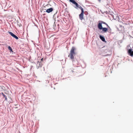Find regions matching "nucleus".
<instances>
[{
	"label": "nucleus",
	"instance_id": "obj_1",
	"mask_svg": "<svg viewBox=\"0 0 133 133\" xmlns=\"http://www.w3.org/2000/svg\"><path fill=\"white\" fill-rule=\"evenodd\" d=\"M75 47H72L70 53L68 56V57H69L71 59H73L74 58V56L75 55Z\"/></svg>",
	"mask_w": 133,
	"mask_h": 133
},
{
	"label": "nucleus",
	"instance_id": "obj_2",
	"mask_svg": "<svg viewBox=\"0 0 133 133\" xmlns=\"http://www.w3.org/2000/svg\"><path fill=\"white\" fill-rule=\"evenodd\" d=\"M81 8V13L79 15V17L80 19L82 20L83 18L84 11L83 8Z\"/></svg>",
	"mask_w": 133,
	"mask_h": 133
},
{
	"label": "nucleus",
	"instance_id": "obj_3",
	"mask_svg": "<svg viewBox=\"0 0 133 133\" xmlns=\"http://www.w3.org/2000/svg\"><path fill=\"white\" fill-rule=\"evenodd\" d=\"M70 1L72 2L73 3L76 5L75 8H78L81 9V8H82V7L80 5H79L78 4L75 2V1Z\"/></svg>",
	"mask_w": 133,
	"mask_h": 133
},
{
	"label": "nucleus",
	"instance_id": "obj_4",
	"mask_svg": "<svg viewBox=\"0 0 133 133\" xmlns=\"http://www.w3.org/2000/svg\"><path fill=\"white\" fill-rule=\"evenodd\" d=\"M128 53L129 55L131 56H133V51H132V49H129L128 50Z\"/></svg>",
	"mask_w": 133,
	"mask_h": 133
},
{
	"label": "nucleus",
	"instance_id": "obj_5",
	"mask_svg": "<svg viewBox=\"0 0 133 133\" xmlns=\"http://www.w3.org/2000/svg\"><path fill=\"white\" fill-rule=\"evenodd\" d=\"M9 33L11 35V36H12L13 37L15 38L16 39H18V37L12 32H9Z\"/></svg>",
	"mask_w": 133,
	"mask_h": 133
},
{
	"label": "nucleus",
	"instance_id": "obj_6",
	"mask_svg": "<svg viewBox=\"0 0 133 133\" xmlns=\"http://www.w3.org/2000/svg\"><path fill=\"white\" fill-rule=\"evenodd\" d=\"M98 27L100 30H101L103 29L102 23H99L98 25Z\"/></svg>",
	"mask_w": 133,
	"mask_h": 133
},
{
	"label": "nucleus",
	"instance_id": "obj_7",
	"mask_svg": "<svg viewBox=\"0 0 133 133\" xmlns=\"http://www.w3.org/2000/svg\"><path fill=\"white\" fill-rule=\"evenodd\" d=\"M53 9L52 8H50L49 9H47L46 11V12L48 13H50L53 11Z\"/></svg>",
	"mask_w": 133,
	"mask_h": 133
},
{
	"label": "nucleus",
	"instance_id": "obj_8",
	"mask_svg": "<svg viewBox=\"0 0 133 133\" xmlns=\"http://www.w3.org/2000/svg\"><path fill=\"white\" fill-rule=\"evenodd\" d=\"M36 65L38 68L41 67V63L38 61L37 62Z\"/></svg>",
	"mask_w": 133,
	"mask_h": 133
},
{
	"label": "nucleus",
	"instance_id": "obj_9",
	"mask_svg": "<svg viewBox=\"0 0 133 133\" xmlns=\"http://www.w3.org/2000/svg\"><path fill=\"white\" fill-rule=\"evenodd\" d=\"M99 38L101 39L103 42H105V39L104 37L102 36L101 35H100Z\"/></svg>",
	"mask_w": 133,
	"mask_h": 133
},
{
	"label": "nucleus",
	"instance_id": "obj_10",
	"mask_svg": "<svg viewBox=\"0 0 133 133\" xmlns=\"http://www.w3.org/2000/svg\"><path fill=\"white\" fill-rule=\"evenodd\" d=\"M102 29L103 31L104 32H106L108 30L107 28H103V29Z\"/></svg>",
	"mask_w": 133,
	"mask_h": 133
},
{
	"label": "nucleus",
	"instance_id": "obj_11",
	"mask_svg": "<svg viewBox=\"0 0 133 133\" xmlns=\"http://www.w3.org/2000/svg\"><path fill=\"white\" fill-rule=\"evenodd\" d=\"M101 23H102H102L104 24H105L106 25H107V26H108L109 28V26L107 24H106L105 23V22H103V21H101Z\"/></svg>",
	"mask_w": 133,
	"mask_h": 133
},
{
	"label": "nucleus",
	"instance_id": "obj_12",
	"mask_svg": "<svg viewBox=\"0 0 133 133\" xmlns=\"http://www.w3.org/2000/svg\"><path fill=\"white\" fill-rule=\"evenodd\" d=\"M3 96L5 98V100L6 101L7 100V98L6 97V96L4 94L3 95Z\"/></svg>",
	"mask_w": 133,
	"mask_h": 133
},
{
	"label": "nucleus",
	"instance_id": "obj_13",
	"mask_svg": "<svg viewBox=\"0 0 133 133\" xmlns=\"http://www.w3.org/2000/svg\"><path fill=\"white\" fill-rule=\"evenodd\" d=\"M8 49L10 51H12V49L10 46H9L8 47Z\"/></svg>",
	"mask_w": 133,
	"mask_h": 133
},
{
	"label": "nucleus",
	"instance_id": "obj_14",
	"mask_svg": "<svg viewBox=\"0 0 133 133\" xmlns=\"http://www.w3.org/2000/svg\"><path fill=\"white\" fill-rule=\"evenodd\" d=\"M1 94L3 96V95H4V94H3V92H2Z\"/></svg>",
	"mask_w": 133,
	"mask_h": 133
}]
</instances>
